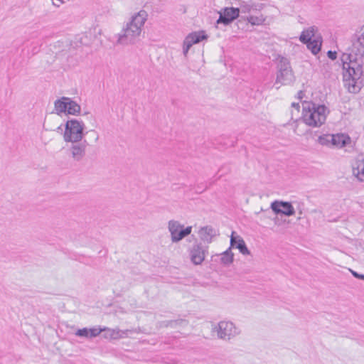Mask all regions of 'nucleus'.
<instances>
[{"label": "nucleus", "instance_id": "obj_1", "mask_svg": "<svg viewBox=\"0 0 364 364\" xmlns=\"http://www.w3.org/2000/svg\"><path fill=\"white\" fill-rule=\"evenodd\" d=\"M353 52L343 53L341 60L344 85L350 92L357 93L361 88L359 80L364 75V25L353 43Z\"/></svg>", "mask_w": 364, "mask_h": 364}, {"label": "nucleus", "instance_id": "obj_2", "mask_svg": "<svg viewBox=\"0 0 364 364\" xmlns=\"http://www.w3.org/2000/svg\"><path fill=\"white\" fill-rule=\"evenodd\" d=\"M238 7H225L219 12L217 24L228 26L240 17L252 26L265 24L267 16L261 13L265 4L254 0H238Z\"/></svg>", "mask_w": 364, "mask_h": 364}, {"label": "nucleus", "instance_id": "obj_3", "mask_svg": "<svg viewBox=\"0 0 364 364\" xmlns=\"http://www.w3.org/2000/svg\"><path fill=\"white\" fill-rule=\"evenodd\" d=\"M147 16V13L144 10H141L132 16L121 32L117 34V43L127 46L139 41Z\"/></svg>", "mask_w": 364, "mask_h": 364}, {"label": "nucleus", "instance_id": "obj_4", "mask_svg": "<svg viewBox=\"0 0 364 364\" xmlns=\"http://www.w3.org/2000/svg\"><path fill=\"white\" fill-rule=\"evenodd\" d=\"M303 122L308 126L318 127L323 124L326 117L329 114V109L324 105H319L312 102H302Z\"/></svg>", "mask_w": 364, "mask_h": 364}, {"label": "nucleus", "instance_id": "obj_5", "mask_svg": "<svg viewBox=\"0 0 364 364\" xmlns=\"http://www.w3.org/2000/svg\"><path fill=\"white\" fill-rule=\"evenodd\" d=\"M295 81V76L289 59L279 56L277 63V77L274 85H291Z\"/></svg>", "mask_w": 364, "mask_h": 364}, {"label": "nucleus", "instance_id": "obj_6", "mask_svg": "<svg viewBox=\"0 0 364 364\" xmlns=\"http://www.w3.org/2000/svg\"><path fill=\"white\" fill-rule=\"evenodd\" d=\"M213 333H216L219 339L229 341L240 333V330L235 325L228 321H221L212 328Z\"/></svg>", "mask_w": 364, "mask_h": 364}, {"label": "nucleus", "instance_id": "obj_7", "mask_svg": "<svg viewBox=\"0 0 364 364\" xmlns=\"http://www.w3.org/2000/svg\"><path fill=\"white\" fill-rule=\"evenodd\" d=\"M85 124L82 121L73 119L68 120L65 124L64 140L70 142H78L84 136Z\"/></svg>", "mask_w": 364, "mask_h": 364}, {"label": "nucleus", "instance_id": "obj_8", "mask_svg": "<svg viewBox=\"0 0 364 364\" xmlns=\"http://www.w3.org/2000/svg\"><path fill=\"white\" fill-rule=\"evenodd\" d=\"M168 228L171 233V240L173 242H178L181 241L185 237L190 235L192 230L191 226H188L184 228L183 225H181L178 221L173 220L168 222Z\"/></svg>", "mask_w": 364, "mask_h": 364}, {"label": "nucleus", "instance_id": "obj_9", "mask_svg": "<svg viewBox=\"0 0 364 364\" xmlns=\"http://www.w3.org/2000/svg\"><path fill=\"white\" fill-rule=\"evenodd\" d=\"M273 212L276 214L291 216L295 214V210L290 202L274 200L270 205Z\"/></svg>", "mask_w": 364, "mask_h": 364}, {"label": "nucleus", "instance_id": "obj_10", "mask_svg": "<svg viewBox=\"0 0 364 364\" xmlns=\"http://www.w3.org/2000/svg\"><path fill=\"white\" fill-rule=\"evenodd\" d=\"M206 38L207 36L204 33V31L193 32L188 34L185 38L183 43V55L186 56L189 49L193 44L198 43Z\"/></svg>", "mask_w": 364, "mask_h": 364}, {"label": "nucleus", "instance_id": "obj_11", "mask_svg": "<svg viewBox=\"0 0 364 364\" xmlns=\"http://www.w3.org/2000/svg\"><path fill=\"white\" fill-rule=\"evenodd\" d=\"M206 252L207 247L201 244L193 245L191 252V261L193 263L195 264H200L205 259Z\"/></svg>", "mask_w": 364, "mask_h": 364}, {"label": "nucleus", "instance_id": "obj_12", "mask_svg": "<svg viewBox=\"0 0 364 364\" xmlns=\"http://www.w3.org/2000/svg\"><path fill=\"white\" fill-rule=\"evenodd\" d=\"M230 247L239 250L240 253L244 255L250 254L244 240L239 235H235V232H232L230 236Z\"/></svg>", "mask_w": 364, "mask_h": 364}, {"label": "nucleus", "instance_id": "obj_13", "mask_svg": "<svg viewBox=\"0 0 364 364\" xmlns=\"http://www.w3.org/2000/svg\"><path fill=\"white\" fill-rule=\"evenodd\" d=\"M106 328H83L78 329L75 332V336L79 337H84L86 338H95L100 334L101 332L105 331Z\"/></svg>", "mask_w": 364, "mask_h": 364}, {"label": "nucleus", "instance_id": "obj_14", "mask_svg": "<svg viewBox=\"0 0 364 364\" xmlns=\"http://www.w3.org/2000/svg\"><path fill=\"white\" fill-rule=\"evenodd\" d=\"M88 145L86 140H84L82 143L78 144H74L71 147V153L73 158L79 161H80L85 154V148Z\"/></svg>", "mask_w": 364, "mask_h": 364}, {"label": "nucleus", "instance_id": "obj_15", "mask_svg": "<svg viewBox=\"0 0 364 364\" xmlns=\"http://www.w3.org/2000/svg\"><path fill=\"white\" fill-rule=\"evenodd\" d=\"M304 44L306 45L307 48L310 50L314 55H316L321 49L322 37L320 35L316 36L314 39H311Z\"/></svg>", "mask_w": 364, "mask_h": 364}, {"label": "nucleus", "instance_id": "obj_16", "mask_svg": "<svg viewBox=\"0 0 364 364\" xmlns=\"http://www.w3.org/2000/svg\"><path fill=\"white\" fill-rule=\"evenodd\" d=\"M332 147L342 148L350 140V137L344 134H332Z\"/></svg>", "mask_w": 364, "mask_h": 364}, {"label": "nucleus", "instance_id": "obj_17", "mask_svg": "<svg viewBox=\"0 0 364 364\" xmlns=\"http://www.w3.org/2000/svg\"><path fill=\"white\" fill-rule=\"evenodd\" d=\"M353 173L360 181H364V159L355 161L353 167Z\"/></svg>", "mask_w": 364, "mask_h": 364}, {"label": "nucleus", "instance_id": "obj_18", "mask_svg": "<svg viewBox=\"0 0 364 364\" xmlns=\"http://www.w3.org/2000/svg\"><path fill=\"white\" fill-rule=\"evenodd\" d=\"M318 28L316 26H310L309 28L304 29L300 36H299V41L302 43H305L307 41L312 39L313 37H316V33L317 32Z\"/></svg>", "mask_w": 364, "mask_h": 364}, {"label": "nucleus", "instance_id": "obj_19", "mask_svg": "<svg viewBox=\"0 0 364 364\" xmlns=\"http://www.w3.org/2000/svg\"><path fill=\"white\" fill-rule=\"evenodd\" d=\"M216 257H220V263L224 266L230 265L234 260V255L231 251V247L224 251L220 255H216Z\"/></svg>", "mask_w": 364, "mask_h": 364}, {"label": "nucleus", "instance_id": "obj_20", "mask_svg": "<svg viewBox=\"0 0 364 364\" xmlns=\"http://www.w3.org/2000/svg\"><path fill=\"white\" fill-rule=\"evenodd\" d=\"M199 234L200 236V238L206 241L207 242H210L212 237L215 235L214 229L210 226H205L202 228L200 231Z\"/></svg>", "mask_w": 364, "mask_h": 364}, {"label": "nucleus", "instance_id": "obj_21", "mask_svg": "<svg viewBox=\"0 0 364 364\" xmlns=\"http://www.w3.org/2000/svg\"><path fill=\"white\" fill-rule=\"evenodd\" d=\"M68 97H63L55 102V109L58 114L67 112Z\"/></svg>", "mask_w": 364, "mask_h": 364}, {"label": "nucleus", "instance_id": "obj_22", "mask_svg": "<svg viewBox=\"0 0 364 364\" xmlns=\"http://www.w3.org/2000/svg\"><path fill=\"white\" fill-rule=\"evenodd\" d=\"M80 106L75 101L69 98L68 101L67 113L73 115H77L80 112Z\"/></svg>", "mask_w": 364, "mask_h": 364}, {"label": "nucleus", "instance_id": "obj_23", "mask_svg": "<svg viewBox=\"0 0 364 364\" xmlns=\"http://www.w3.org/2000/svg\"><path fill=\"white\" fill-rule=\"evenodd\" d=\"M332 134H323L318 136V142L323 145L332 147Z\"/></svg>", "mask_w": 364, "mask_h": 364}, {"label": "nucleus", "instance_id": "obj_24", "mask_svg": "<svg viewBox=\"0 0 364 364\" xmlns=\"http://www.w3.org/2000/svg\"><path fill=\"white\" fill-rule=\"evenodd\" d=\"M106 328L105 331L107 330V331H110L109 336L112 338L116 339V338H118L121 337V335H120L121 331H119V330H114V329H109V328Z\"/></svg>", "mask_w": 364, "mask_h": 364}, {"label": "nucleus", "instance_id": "obj_25", "mask_svg": "<svg viewBox=\"0 0 364 364\" xmlns=\"http://www.w3.org/2000/svg\"><path fill=\"white\" fill-rule=\"evenodd\" d=\"M185 323H186V321L183 320V319L169 321H167V323L166 324V326H170L171 327H175L178 324H183Z\"/></svg>", "mask_w": 364, "mask_h": 364}, {"label": "nucleus", "instance_id": "obj_26", "mask_svg": "<svg viewBox=\"0 0 364 364\" xmlns=\"http://www.w3.org/2000/svg\"><path fill=\"white\" fill-rule=\"evenodd\" d=\"M327 55L331 60H336L337 58V53L336 51L328 50Z\"/></svg>", "mask_w": 364, "mask_h": 364}, {"label": "nucleus", "instance_id": "obj_27", "mask_svg": "<svg viewBox=\"0 0 364 364\" xmlns=\"http://www.w3.org/2000/svg\"><path fill=\"white\" fill-rule=\"evenodd\" d=\"M291 107H293L296 111L297 114H299V109H300L299 103H298V102H293L291 104Z\"/></svg>", "mask_w": 364, "mask_h": 364}, {"label": "nucleus", "instance_id": "obj_28", "mask_svg": "<svg viewBox=\"0 0 364 364\" xmlns=\"http://www.w3.org/2000/svg\"><path fill=\"white\" fill-rule=\"evenodd\" d=\"M64 3V1L63 0H54L53 1V4L56 6V7H59L62 4Z\"/></svg>", "mask_w": 364, "mask_h": 364}, {"label": "nucleus", "instance_id": "obj_29", "mask_svg": "<svg viewBox=\"0 0 364 364\" xmlns=\"http://www.w3.org/2000/svg\"><path fill=\"white\" fill-rule=\"evenodd\" d=\"M304 95H305L304 92L302 90H300L297 93V98L299 100H302L304 98Z\"/></svg>", "mask_w": 364, "mask_h": 364}, {"label": "nucleus", "instance_id": "obj_30", "mask_svg": "<svg viewBox=\"0 0 364 364\" xmlns=\"http://www.w3.org/2000/svg\"><path fill=\"white\" fill-rule=\"evenodd\" d=\"M356 278L359 279L363 280L364 279V274L358 273V275H356Z\"/></svg>", "mask_w": 364, "mask_h": 364}, {"label": "nucleus", "instance_id": "obj_31", "mask_svg": "<svg viewBox=\"0 0 364 364\" xmlns=\"http://www.w3.org/2000/svg\"><path fill=\"white\" fill-rule=\"evenodd\" d=\"M350 272H351L352 275H353L355 278H356V275H358V273L357 272L353 271V270H351V269H350Z\"/></svg>", "mask_w": 364, "mask_h": 364}]
</instances>
